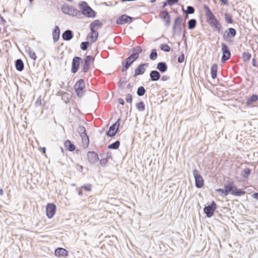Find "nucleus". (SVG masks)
<instances>
[{
    "instance_id": "f257e3e1",
    "label": "nucleus",
    "mask_w": 258,
    "mask_h": 258,
    "mask_svg": "<svg viewBox=\"0 0 258 258\" xmlns=\"http://www.w3.org/2000/svg\"><path fill=\"white\" fill-rule=\"evenodd\" d=\"M204 9L207 22L214 30L220 32L221 30V25L208 6L204 5Z\"/></svg>"
},
{
    "instance_id": "f03ea898",
    "label": "nucleus",
    "mask_w": 258,
    "mask_h": 258,
    "mask_svg": "<svg viewBox=\"0 0 258 258\" xmlns=\"http://www.w3.org/2000/svg\"><path fill=\"white\" fill-rule=\"evenodd\" d=\"M224 187L227 191V196L231 194L235 196H240L244 195L246 192L243 189L238 188L235 186L233 181H227L224 184Z\"/></svg>"
},
{
    "instance_id": "7ed1b4c3",
    "label": "nucleus",
    "mask_w": 258,
    "mask_h": 258,
    "mask_svg": "<svg viewBox=\"0 0 258 258\" xmlns=\"http://www.w3.org/2000/svg\"><path fill=\"white\" fill-rule=\"evenodd\" d=\"M137 52L131 55L129 57L125 60V65L122 63L123 67L122 68V72L125 71L139 57V54L142 51V48L140 46H138L136 48Z\"/></svg>"
},
{
    "instance_id": "20e7f679",
    "label": "nucleus",
    "mask_w": 258,
    "mask_h": 258,
    "mask_svg": "<svg viewBox=\"0 0 258 258\" xmlns=\"http://www.w3.org/2000/svg\"><path fill=\"white\" fill-rule=\"evenodd\" d=\"M82 13L89 18H94L96 16V13L88 6L85 2H82L79 5Z\"/></svg>"
},
{
    "instance_id": "39448f33",
    "label": "nucleus",
    "mask_w": 258,
    "mask_h": 258,
    "mask_svg": "<svg viewBox=\"0 0 258 258\" xmlns=\"http://www.w3.org/2000/svg\"><path fill=\"white\" fill-rule=\"evenodd\" d=\"M74 89L79 97H82L85 93V84L83 79H80L75 85Z\"/></svg>"
},
{
    "instance_id": "423d86ee",
    "label": "nucleus",
    "mask_w": 258,
    "mask_h": 258,
    "mask_svg": "<svg viewBox=\"0 0 258 258\" xmlns=\"http://www.w3.org/2000/svg\"><path fill=\"white\" fill-rule=\"evenodd\" d=\"M120 119L118 118L114 123L109 127L108 131L106 133L107 136L113 137L116 135L120 125Z\"/></svg>"
},
{
    "instance_id": "0eeeda50",
    "label": "nucleus",
    "mask_w": 258,
    "mask_h": 258,
    "mask_svg": "<svg viewBox=\"0 0 258 258\" xmlns=\"http://www.w3.org/2000/svg\"><path fill=\"white\" fill-rule=\"evenodd\" d=\"M217 208V205L214 201H212L211 204L205 206L204 208V212L208 218H211L214 213V211Z\"/></svg>"
},
{
    "instance_id": "6e6552de",
    "label": "nucleus",
    "mask_w": 258,
    "mask_h": 258,
    "mask_svg": "<svg viewBox=\"0 0 258 258\" xmlns=\"http://www.w3.org/2000/svg\"><path fill=\"white\" fill-rule=\"evenodd\" d=\"M193 175L195 179L196 186L198 188H202L204 186V181L203 177L196 169L193 170Z\"/></svg>"
},
{
    "instance_id": "1a4fd4ad",
    "label": "nucleus",
    "mask_w": 258,
    "mask_h": 258,
    "mask_svg": "<svg viewBox=\"0 0 258 258\" xmlns=\"http://www.w3.org/2000/svg\"><path fill=\"white\" fill-rule=\"evenodd\" d=\"M94 61V57L90 55L87 56L84 59V62L82 67V71L84 73L88 71L90 66L93 63Z\"/></svg>"
},
{
    "instance_id": "9d476101",
    "label": "nucleus",
    "mask_w": 258,
    "mask_h": 258,
    "mask_svg": "<svg viewBox=\"0 0 258 258\" xmlns=\"http://www.w3.org/2000/svg\"><path fill=\"white\" fill-rule=\"evenodd\" d=\"M56 206L53 203H48L46 205V216L50 219L53 217L56 212Z\"/></svg>"
},
{
    "instance_id": "9b49d317",
    "label": "nucleus",
    "mask_w": 258,
    "mask_h": 258,
    "mask_svg": "<svg viewBox=\"0 0 258 258\" xmlns=\"http://www.w3.org/2000/svg\"><path fill=\"white\" fill-rule=\"evenodd\" d=\"M222 50L223 56L221 58V62L224 63L227 60L230 58L231 54L228 47L224 43L222 44Z\"/></svg>"
},
{
    "instance_id": "f8f14e48",
    "label": "nucleus",
    "mask_w": 258,
    "mask_h": 258,
    "mask_svg": "<svg viewBox=\"0 0 258 258\" xmlns=\"http://www.w3.org/2000/svg\"><path fill=\"white\" fill-rule=\"evenodd\" d=\"M78 131L82 137L84 142H86V146H88L89 143V140L88 136L87 135L85 127L82 125H80L78 127Z\"/></svg>"
},
{
    "instance_id": "ddd939ff",
    "label": "nucleus",
    "mask_w": 258,
    "mask_h": 258,
    "mask_svg": "<svg viewBox=\"0 0 258 258\" xmlns=\"http://www.w3.org/2000/svg\"><path fill=\"white\" fill-rule=\"evenodd\" d=\"M81 61L82 59L80 57L76 56L74 57L72 64V72L73 73H76L78 71Z\"/></svg>"
},
{
    "instance_id": "4468645a",
    "label": "nucleus",
    "mask_w": 258,
    "mask_h": 258,
    "mask_svg": "<svg viewBox=\"0 0 258 258\" xmlns=\"http://www.w3.org/2000/svg\"><path fill=\"white\" fill-rule=\"evenodd\" d=\"M87 158L91 164H94L98 161L99 157L98 154L94 151H89L87 153Z\"/></svg>"
},
{
    "instance_id": "2eb2a0df",
    "label": "nucleus",
    "mask_w": 258,
    "mask_h": 258,
    "mask_svg": "<svg viewBox=\"0 0 258 258\" xmlns=\"http://www.w3.org/2000/svg\"><path fill=\"white\" fill-rule=\"evenodd\" d=\"M149 66L148 63H145L139 65L135 70L134 77H136L138 75H143L146 71V67Z\"/></svg>"
},
{
    "instance_id": "dca6fc26",
    "label": "nucleus",
    "mask_w": 258,
    "mask_h": 258,
    "mask_svg": "<svg viewBox=\"0 0 258 258\" xmlns=\"http://www.w3.org/2000/svg\"><path fill=\"white\" fill-rule=\"evenodd\" d=\"M133 18L126 15H122L118 18L116 21V23L118 25H123L127 23H131Z\"/></svg>"
},
{
    "instance_id": "f3484780",
    "label": "nucleus",
    "mask_w": 258,
    "mask_h": 258,
    "mask_svg": "<svg viewBox=\"0 0 258 258\" xmlns=\"http://www.w3.org/2000/svg\"><path fill=\"white\" fill-rule=\"evenodd\" d=\"M236 34V31L234 28H229L227 31H225L223 35V38L226 40H228L229 38L235 37Z\"/></svg>"
},
{
    "instance_id": "a211bd4d",
    "label": "nucleus",
    "mask_w": 258,
    "mask_h": 258,
    "mask_svg": "<svg viewBox=\"0 0 258 258\" xmlns=\"http://www.w3.org/2000/svg\"><path fill=\"white\" fill-rule=\"evenodd\" d=\"M61 11L66 14L72 15L75 12L74 8L68 4H64L61 7Z\"/></svg>"
},
{
    "instance_id": "6ab92c4d",
    "label": "nucleus",
    "mask_w": 258,
    "mask_h": 258,
    "mask_svg": "<svg viewBox=\"0 0 258 258\" xmlns=\"http://www.w3.org/2000/svg\"><path fill=\"white\" fill-rule=\"evenodd\" d=\"M102 25V22L98 20H95L92 22L90 25V28L91 31H97L98 30Z\"/></svg>"
},
{
    "instance_id": "aec40b11",
    "label": "nucleus",
    "mask_w": 258,
    "mask_h": 258,
    "mask_svg": "<svg viewBox=\"0 0 258 258\" xmlns=\"http://www.w3.org/2000/svg\"><path fill=\"white\" fill-rule=\"evenodd\" d=\"M159 17L161 19L166 22L169 25L170 23V18L168 13L167 11H162L160 13Z\"/></svg>"
},
{
    "instance_id": "412c9836",
    "label": "nucleus",
    "mask_w": 258,
    "mask_h": 258,
    "mask_svg": "<svg viewBox=\"0 0 258 258\" xmlns=\"http://www.w3.org/2000/svg\"><path fill=\"white\" fill-rule=\"evenodd\" d=\"M98 36V33L97 31H91L87 36V39L91 42H94L96 41Z\"/></svg>"
},
{
    "instance_id": "4be33fe9",
    "label": "nucleus",
    "mask_w": 258,
    "mask_h": 258,
    "mask_svg": "<svg viewBox=\"0 0 258 258\" xmlns=\"http://www.w3.org/2000/svg\"><path fill=\"white\" fill-rule=\"evenodd\" d=\"M55 255L57 256H66L68 255V251L61 247H59L55 250Z\"/></svg>"
},
{
    "instance_id": "5701e85b",
    "label": "nucleus",
    "mask_w": 258,
    "mask_h": 258,
    "mask_svg": "<svg viewBox=\"0 0 258 258\" xmlns=\"http://www.w3.org/2000/svg\"><path fill=\"white\" fill-rule=\"evenodd\" d=\"M60 29L58 26H55L52 32L53 40L54 42L57 41L59 38Z\"/></svg>"
},
{
    "instance_id": "b1692460",
    "label": "nucleus",
    "mask_w": 258,
    "mask_h": 258,
    "mask_svg": "<svg viewBox=\"0 0 258 258\" xmlns=\"http://www.w3.org/2000/svg\"><path fill=\"white\" fill-rule=\"evenodd\" d=\"M64 147L69 151L73 152L76 149L75 145L69 140H67L64 142Z\"/></svg>"
},
{
    "instance_id": "393cba45",
    "label": "nucleus",
    "mask_w": 258,
    "mask_h": 258,
    "mask_svg": "<svg viewBox=\"0 0 258 258\" xmlns=\"http://www.w3.org/2000/svg\"><path fill=\"white\" fill-rule=\"evenodd\" d=\"M150 76L152 81H156L160 79V74L157 71H152L150 73Z\"/></svg>"
},
{
    "instance_id": "a878e982",
    "label": "nucleus",
    "mask_w": 258,
    "mask_h": 258,
    "mask_svg": "<svg viewBox=\"0 0 258 258\" xmlns=\"http://www.w3.org/2000/svg\"><path fill=\"white\" fill-rule=\"evenodd\" d=\"M62 38L64 40H71L73 37V34L71 30H66L63 34H62Z\"/></svg>"
},
{
    "instance_id": "bb28decb",
    "label": "nucleus",
    "mask_w": 258,
    "mask_h": 258,
    "mask_svg": "<svg viewBox=\"0 0 258 258\" xmlns=\"http://www.w3.org/2000/svg\"><path fill=\"white\" fill-rule=\"evenodd\" d=\"M157 69L161 72H165L167 70V67L165 62H160L158 63Z\"/></svg>"
},
{
    "instance_id": "cd10ccee",
    "label": "nucleus",
    "mask_w": 258,
    "mask_h": 258,
    "mask_svg": "<svg viewBox=\"0 0 258 258\" xmlns=\"http://www.w3.org/2000/svg\"><path fill=\"white\" fill-rule=\"evenodd\" d=\"M16 68L18 71H22L24 69V63L23 61L20 59H17L15 63Z\"/></svg>"
},
{
    "instance_id": "c85d7f7f",
    "label": "nucleus",
    "mask_w": 258,
    "mask_h": 258,
    "mask_svg": "<svg viewBox=\"0 0 258 258\" xmlns=\"http://www.w3.org/2000/svg\"><path fill=\"white\" fill-rule=\"evenodd\" d=\"M258 100V96L256 95H252L250 96L247 100L246 103L247 105H250L256 102Z\"/></svg>"
},
{
    "instance_id": "c756f323",
    "label": "nucleus",
    "mask_w": 258,
    "mask_h": 258,
    "mask_svg": "<svg viewBox=\"0 0 258 258\" xmlns=\"http://www.w3.org/2000/svg\"><path fill=\"white\" fill-rule=\"evenodd\" d=\"M217 65L213 64L211 68V73L212 78L215 79L217 77Z\"/></svg>"
},
{
    "instance_id": "7c9ffc66",
    "label": "nucleus",
    "mask_w": 258,
    "mask_h": 258,
    "mask_svg": "<svg viewBox=\"0 0 258 258\" xmlns=\"http://www.w3.org/2000/svg\"><path fill=\"white\" fill-rule=\"evenodd\" d=\"M120 143L118 140L116 141L115 142L110 144L108 146L107 148L109 149L116 150L118 149L120 146Z\"/></svg>"
},
{
    "instance_id": "2f4dec72",
    "label": "nucleus",
    "mask_w": 258,
    "mask_h": 258,
    "mask_svg": "<svg viewBox=\"0 0 258 258\" xmlns=\"http://www.w3.org/2000/svg\"><path fill=\"white\" fill-rule=\"evenodd\" d=\"M251 173V169L248 168H245L241 172V176L244 178L247 179Z\"/></svg>"
},
{
    "instance_id": "473e14b6",
    "label": "nucleus",
    "mask_w": 258,
    "mask_h": 258,
    "mask_svg": "<svg viewBox=\"0 0 258 258\" xmlns=\"http://www.w3.org/2000/svg\"><path fill=\"white\" fill-rule=\"evenodd\" d=\"M197 21L195 19H190L188 22V28L189 29H194L196 25Z\"/></svg>"
},
{
    "instance_id": "72a5a7b5",
    "label": "nucleus",
    "mask_w": 258,
    "mask_h": 258,
    "mask_svg": "<svg viewBox=\"0 0 258 258\" xmlns=\"http://www.w3.org/2000/svg\"><path fill=\"white\" fill-rule=\"evenodd\" d=\"M224 18H225V20L227 23H228V24H232L233 23V21L232 20L231 16L230 14H229L228 13L225 14Z\"/></svg>"
},
{
    "instance_id": "f704fd0d",
    "label": "nucleus",
    "mask_w": 258,
    "mask_h": 258,
    "mask_svg": "<svg viewBox=\"0 0 258 258\" xmlns=\"http://www.w3.org/2000/svg\"><path fill=\"white\" fill-rule=\"evenodd\" d=\"M161 49L164 51L169 52L170 50V47L167 44H162L160 45Z\"/></svg>"
},
{
    "instance_id": "c9c22d12",
    "label": "nucleus",
    "mask_w": 258,
    "mask_h": 258,
    "mask_svg": "<svg viewBox=\"0 0 258 258\" xmlns=\"http://www.w3.org/2000/svg\"><path fill=\"white\" fill-rule=\"evenodd\" d=\"M157 57V53L156 50L154 49L152 50V52L150 55V58L152 60H155Z\"/></svg>"
},
{
    "instance_id": "e433bc0d",
    "label": "nucleus",
    "mask_w": 258,
    "mask_h": 258,
    "mask_svg": "<svg viewBox=\"0 0 258 258\" xmlns=\"http://www.w3.org/2000/svg\"><path fill=\"white\" fill-rule=\"evenodd\" d=\"M28 53L29 57L31 59H32L34 60H35L36 59L37 56L34 51L30 49L28 50Z\"/></svg>"
},
{
    "instance_id": "4c0bfd02",
    "label": "nucleus",
    "mask_w": 258,
    "mask_h": 258,
    "mask_svg": "<svg viewBox=\"0 0 258 258\" xmlns=\"http://www.w3.org/2000/svg\"><path fill=\"white\" fill-rule=\"evenodd\" d=\"M145 93V90L143 87L141 86L138 88L137 91V94L139 96H143V95H144Z\"/></svg>"
},
{
    "instance_id": "58836bf2",
    "label": "nucleus",
    "mask_w": 258,
    "mask_h": 258,
    "mask_svg": "<svg viewBox=\"0 0 258 258\" xmlns=\"http://www.w3.org/2000/svg\"><path fill=\"white\" fill-rule=\"evenodd\" d=\"M92 185L90 183H88L86 184H85L81 186L82 189H84L86 191H90L92 189Z\"/></svg>"
},
{
    "instance_id": "ea45409f",
    "label": "nucleus",
    "mask_w": 258,
    "mask_h": 258,
    "mask_svg": "<svg viewBox=\"0 0 258 258\" xmlns=\"http://www.w3.org/2000/svg\"><path fill=\"white\" fill-rule=\"evenodd\" d=\"M137 107L139 111H143L145 108V105L143 102H140L137 104Z\"/></svg>"
},
{
    "instance_id": "a19ab883",
    "label": "nucleus",
    "mask_w": 258,
    "mask_h": 258,
    "mask_svg": "<svg viewBox=\"0 0 258 258\" xmlns=\"http://www.w3.org/2000/svg\"><path fill=\"white\" fill-rule=\"evenodd\" d=\"M88 45L89 42H83L81 44V48L83 50H85L87 49Z\"/></svg>"
},
{
    "instance_id": "79ce46f5",
    "label": "nucleus",
    "mask_w": 258,
    "mask_h": 258,
    "mask_svg": "<svg viewBox=\"0 0 258 258\" xmlns=\"http://www.w3.org/2000/svg\"><path fill=\"white\" fill-rule=\"evenodd\" d=\"M187 14H191L195 12V9L191 6H188L187 7V10L185 12Z\"/></svg>"
},
{
    "instance_id": "37998d69",
    "label": "nucleus",
    "mask_w": 258,
    "mask_h": 258,
    "mask_svg": "<svg viewBox=\"0 0 258 258\" xmlns=\"http://www.w3.org/2000/svg\"><path fill=\"white\" fill-rule=\"evenodd\" d=\"M181 21L182 19L180 17H177L174 21V26L175 27L177 25H180Z\"/></svg>"
},
{
    "instance_id": "c03bdc74",
    "label": "nucleus",
    "mask_w": 258,
    "mask_h": 258,
    "mask_svg": "<svg viewBox=\"0 0 258 258\" xmlns=\"http://www.w3.org/2000/svg\"><path fill=\"white\" fill-rule=\"evenodd\" d=\"M108 158H103L100 160V164L102 166H105L108 162Z\"/></svg>"
},
{
    "instance_id": "a18cd8bd",
    "label": "nucleus",
    "mask_w": 258,
    "mask_h": 258,
    "mask_svg": "<svg viewBox=\"0 0 258 258\" xmlns=\"http://www.w3.org/2000/svg\"><path fill=\"white\" fill-rule=\"evenodd\" d=\"M242 57L245 60H248L250 58L251 55L248 52H244L242 54Z\"/></svg>"
},
{
    "instance_id": "49530a36",
    "label": "nucleus",
    "mask_w": 258,
    "mask_h": 258,
    "mask_svg": "<svg viewBox=\"0 0 258 258\" xmlns=\"http://www.w3.org/2000/svg\"><path fill=\"white\" fill-rule=\"evenodd\" d=\"M216 191L218 192H219V193H220V194H222L224 195L225 196H227V191H226L225 188L224 189H223V188L217 189L216 190Z\"/></svg>"
},
{
    "instance_id": "de8ad7c7",
    "label": "nucleus",
    "mask_w": 258,
    "mask_h": 258,
    "mask_svg": "<svg viewBox=\"0 0 258 258\" xmlns=\"http://www.w3.org/2000/svg\"><path fill=\"white\" fill-rule=\"evenodd\" d=\"M184 55L183 53H182L178 57V61L179 63H182L184 61Z\"/></svg>"
},
{
    "instance_id": "09e8293b",
    "label": "nucleus",
    "mask_w": 258,
    "mask_h": 258,
    "mask_svg": "<svg viewBox=\"0 0 258 258\" xmlns=\"http://www.w3.org/2000/svg\"><path fill=\"white\" fill-rule=\"evenodd\" d=\"M178 0H167L169 5L172 6L178 2Z\"/></svg>"
},
{
    "instance_id": "8fccbe9b",
    "label": "nucleus",
    "mask_w": 258,
    "mask_h": 258,
    "mask_svg": "<svg viewBox=\"0 0 258 258\" xmlns=\"http://www.w3.org/2000/svg\"><path fill=\"white\" fill-rule=\"evenodd\" d=\"M126 101L128 103H131L132 101V97L131 94H128L126 98Z\"/></svg>"
},
{
    "instance_id": "3c124183",
    "label": "nucleus",
    "mask_w": 258,
    "mask_h": 258,
    "mask_svg": "<svg viewBox=\"0 0 258 258\" xmlns=\"http://www.w3.org/2000/svg\"><path fill=\"white\" fill-rule=\"evenodd\" d=\"M252 197L255 200H258V192H254L252 195Z\"/></svg>"
},
{
    "instance_id": "603ef678",
    "label": "nucleus",
    "mask_w": 258,
    "mask_h": 258,
    "mask_svg": "<svg viewBox=\"0 0 258 258\" xmlns=\"http://www.w3.org/2000/svg\"><path fill=\"white\" fill-rule=\"evenodd\" d=\"M169 79V77L167 76H163L161 78V80L163 81H167Z\"/></svg>"
},
{
    "instance_id": "864d4df0",
    "label": "nucleus",
    "mask_w": 258,
    "mask_h": 258,
    "mask_svg": "<svg viewBox=\"0 0 258 258\" xmlns=\"http://www.w3.org/2000/svg\"><path fill=\"white\" fill-rule=\"evenodd\" d=\"M78 170L81 172H82L83 167L82 165H78Z\"/></svg>"
},
{
    "instance_id": "5fc2aeb1",
    "label": "nucleus",
    "mask_w": 258,
    "mask_h": 258,
    "mask_svg": "<svg viewBox=\"0 0 258 258\" xmlns=\"http://www.w3.org/2000/svg\"><path fill=\"white\" fill-rule=\"evenodd\" d=\"M118 102L121 105H123L124 104V101H123V100L122 99H119L118 100Z\"/></svg>"
},
{
    "instance_id": "6e6d98bb",
    "label": "nucleus",
    "mask_w": 258,
    "mask_h": 258,
    "mask_svg": "<svg viewBox=\"0 0 258 258\" xmlns=\"http://www.w3.org/2000/svg\"><path fill=\"white\" fill-rule=\"evenodd\" d=\"M222 3L224 4H227V0H220Z\"/></svg>"
},
{
    "instance_id": "4d7b16f0",
    "label": "nucleus",
    "mask_w": 258,
    "mask_h": 258,
    "mask_svg": "<svg viewBox=\"0 0 258 258\" xmlns=\"http://www.w3.org/2000/svg\"><path fill=\"white\" fill-rule=\"evenodd\" d=\"M4 194V190L2 188H0V195L2 196Z\"/></svg>"
},
{
    "instance_id": "13d9d810",
    "label": "nucleus",
    "mask_w": 258,
    "mask_h": 258,
    "mask_svg": "<svg viewBox=\"0 0 258 258\" xmlns=\"http://www.w3.org/2000/svg\"><path fill=\"white\" fill-rule=\"evenodd\" d=\"M42 153H45L46 152V148L45 147H43L42 148Z\"/></svg>"
},
{
    "instance_id": "bf43d9fd",
    "label": "nucleus",
    "mask_w": 258,
    "mask_h": 258,
    "mask_svg": "<svg viewBox=\"0 0 258 258\" xmlns=\"http://www.w3.org/2000/svg\"><path fill=\"white\" fill-rule=\"evenodd\" d=\"M78 194L79 196H82L83 194V192L81 191V190H80L79 192H78Z\"/></svg>"
},
{
    "instance_id": "052dcab7",
    "label": "nucleus",
    "mask_w": 258,
    "mask_h": 258,
    "mask_svg": "<svg viewBox=\"0 0 258 258\" xmlns=\"http://www.w3.org/2000/svg\"><path fill=\"white\" fill-rule=\"evenodd\" d=\"M60 149H61V152H63V148H62V147H60Z\"/></svg>"
},
{
    "instance_id": "680f3d73",
    "label": "nucleus",
    "mask_w": 258,
    "mask_h": 258,
    "mask_svg": "<svg viewBox=\"0 0 258 258\" xmlns=\"http://www.w3.org/2000/svg\"><path fill=\"white\" fill-rule=\"evenodd\" d=\"M33 0H29V2L30 4H32L33 3Z\"/></svg>"
},
{
    "instance_id": "e2e57ef3",
    "label": "nucleus",
    "mask_w": 258,
    "mask_h": 258,
    "mask_svg": "<svg viewBox=\"0 0 258 258\" xmlns=\"http://www.w3.org/2000/svg\"><path fill=\"white\" fill-rule=\"evenodd\" d=\"M166 5H167V3L166 2H165L164 3L163 6H165Z\"/></svg>"
},
{
    "instance_id": "0e129e2a",
    "label": "nucleus",
    "mask_w": 258,
    "mask_h": 258,
    "mask_svg": "<svg viewBox=\"0 0 258 258\" xmlns=\"http://www.w3.org/2000/svg\"><path fill=\"white\" fill-rule=\"evenodd\" d=\"M1 52V49H0V53Z\"/></svg>"
}]
</instances>
